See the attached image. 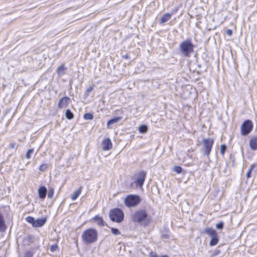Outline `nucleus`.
I'll list each match as a JSON object with an SVG mask.
<instances>
[{"instance_id":"f8f14e48","label":"nucleus","mask_w":257,"mask_h":257,"mask_svg":"<svg viewBox=\"0 0 257 257\" xmlns=\"http://www.w3.org/2000/svg\"><path fill=\"white\" fill-rule=\"evenodd\" d=\"M249 147L252 150H257V137L254 136L249 140Z\"/></svg>"},{"instance_id":"a19ab883","label":"nucleus","mask_w":257,"mask_h":257,"mask_svg":"<svg viewBox=\"0 0 257 257\" xmlns=\"http://www.w3.org/2000/svg\"><path fill=\"white\" fill-rule=\"evenodd\" d=\"M162 237L164 239H168L169 238V235L167 234H165L162 235Z\"/></svg>"},{"instance_id":"72a5a7b5","label":"nucleus","mask_w":257,"mask_h":257,"mask_svg":"<svg viewBox=\"0 0 257 257\" xmlns=\"http://www.w3.org/2000/svg\"><path fill=\"white\" fill-rule=\"evenodd\" d=\"M220 252V251L219 249H215L213 252L212 253H211V254L210 255V257H213V256H215L216 255H217L218 254H219Z\"/></svg>"},{"instance_id":"f03ea898","label":"nucleus","mask_w":257,"mask_h":257,"mask_svg":"<svg viewBox=\"0 0 257 257\" xmlns=\"http://www.w3.org/2000/svg\"><path fill=\"white\" fill-rule=\"evenodd\" d=\"M97 231L95 229L90 228L85 230L82 234V240L86 244H91L97 239Z\"/></svg>"},{"instance_id":"aec40b11","label":"nucleus","mask_w":257,"mask_h":257,"mask_svg":"<svg viewBox=\"0 0 257 257\" xmlns=\"http://www.w3.org/2000/svg\"><path fill=\"white\" fill-rule=\"evenodd\" d=\"M171 18V15L169 14V13H167V14H165V15H164L161 20H160V24H163L166 22H167L168 21H169Z\"/></svg>"},{"instance_id":"7ed1b4c3","label":"nucleus","mask_w":257,"mask_h":257,"mask_svg":"<svg viewBox=\"0 0 257 257\" xmlns=\"http://www.w3.org/2000/svg\"><path fill=\"white\" fill-rule=\"evenodd\" d=\"M179 48L181 52L186 57H190L194 50V45L190 39L183 41L180 44Z\"/></svg>"},{"instance_id":"1a4fd4ad","label":"nucleus","mask_w":257,"mask_h":257,"mask_svg":"<svg viewBox=\"0 0 257 257\" xmlns=\"http://www.w3.org/2000/svg\"><path fill=\"white\" fill-rule=\"evenodd\" d=\"M71 102V99L67 96H64L61 98L58 102V107L59 108L66 107Z\"/></svg>"},{"instance_id":"423d86ee","label":"nucleus","mask_w":257,"mask_h":257,"mask_svg":"<svg viewBox=\"0 0 257 257\" xmlns=\"http://www.w3.org/2000/svg\"><path fill=\"white\" fill-rule=\"evenodd\" d=\"M214 141L211 139H205L203 140V150L204 155L208 156L211 151Z\"/></svg>"},{"instance_id":"dca6fc26","label":"nucleus","mask_w":257,"mask_h":257,"mask_svg":"<svg viewBox=\"0 0 257 257\" xmlns=\"http://www.w3.org/2000/svg\"><path fill=\"white\" fill-rule=\"evenodd\" d=\"M94 221L99 226H103L104 222L103 219L101 217L99 216L98 215H96L93 218Z\"/></svg>"},{"instance_id":"c756f323","label":"nucleus","mask_w":257,"mask_h":257,"mask_svg":"<svg viewBox=\"0 0 257 257\" xmlns=\"http://www.w3.org/2000/svg\"><path fill=\"white\" fill-rule=\"evenodd\" d=\"M173 170H174V171H175L177 174H179V173H181V172L182 171V168L180 166H176L174 167V168L173 169Z\"/></svg>"},{"instance_id":"6e6552de","label":"nucleus","mask_w":257,"mask_h":257,"mask_svg":"<svg viewBox=\"0 0 257 257\" xmlns=\"http://www.w3.org/2000/svg\"><path fill=\"white\" fill-rule=\"evenodd\" d=\"M146 177V173L144 171L139 172L136 175V180L135 183H136L139 187H142L145 178Z\"/></svg>"},{"instance_id":"0eeeda50","label":"nucleus","mask_w":257,"mask_h":257,"mask_svg":"<svg viewBox=\"0 0 257 257\" xmlns=\"http://www.w3.org/2000/svg\"><path fill=\"white\" fill-rule=\"evenodd\" d=\"M252 127L253 125L251 120L244 121L241 126V134L243 136L247 135L251 131Z\"/></svg>"},{"instance_id":"5701e85b","label":"nucleus","mask_w":257,"mask_h":257,"mask_svg":"<svg viewBox=\"0 0 257 257\" xmlns=\"http://www.w3.org/2000/svg\"><path fill=\"white\" fill-rule=\"evenodd\" d=\"M139 131L142 134L146 133L148 131V127L146 125H142L139 127Z\"/></svg>"},{"instance_id":"f3484780","label":"nucleus","mask_w":257,"mask_h":257,"mask_svg":"<svg viewBox=\"0 0 257 257\" xmlns=\"http://www.w3.org/2000/svg\"><path fill=\"white\" fill-rule=\"evenodd\" d=\"M67 68L65 67L63 65L59 67L57 69L58 75L60 77L64 75L65 73V70Z\"/></svg>"},{"instance_id":"473e14b6","label":"nucleus","mask_w":257,"mask_h":257,"mask_svg":"<svg viewBox=\"0 0 257 257\" xmlns=\"http://www.w3.org/2000/svg\"><path fill=\"white\" fill-rule=\"evenodd\" d=\"M93 89V87L92 86H90L87 88L85 92V94L86 96L89 95V93L92 91Z\"/></svg>"},{"instance_id":"ea45409f","label":"nucleus","mask_w":257,"mask_h":257,"mask_svg":"<svg viewBox=\"0 0 257 257\" xmlns=\"http://www.w3.org/2000/svg\"><path fill=\"white\" fill-rule=\"evenodd\" d=\"M33 255L30 251H27L26 253V257H32Z\"/></svg>"},{"instance_id":"2eb2a0df","label":"nucleus","mask_w":257,"mask_h":257,"mask_svg":"<svg viewBox=\"0 0 257 257\" xmlns=\"http://www.w3.org/2000/svg\"><path fill=\"white\" fill-rule=\"evenodd\" d=\"M204 232L208 235H209L210 237L217 234V232L215 230L213 229L212 228H206L205 229Z\"/></svg>"},{"instance_id":"c85d7f7f","label":"nucleus","mask_w":257,"mask_h":257,"mask_svg":"<svg viewBox=\"0 0 257 257\" xmlns=\"http://www.w3.org/2000/svg\"><path fill=\"white\" fill-rule=\"evenodd\" d=\"M226 149V146L225 144L221 145L220 146V154L223 156Z\"/></svg>"},{"instance_id":"9d476101","label":"nucleus","mask_w":257,"mask_h":257,"mask_svg":"<svg viewBox=\"0 0 257 257\" xmlns=\"http://www.w3.org/2000/svg\"><path fill=\"white\" fill-rule=\"evenodd\" d=\"M112 148V143L109 139H104L102 143V148L104 151H107Z\"/></svg>"},{"instance_id":"bb28decb","label":"nucleus","mask_w":257,"mask_h":257,"mask_svg":"<svg viewBox=\"0 0 257 257\" xmlns=\"http://www.w3.org/2000/svg\"><path fill=\"white\" fill-rule=\"evenodd\" d=\"M33 152H34L33 149H29L26 153V158L27 159H30L31 158V155L33 153Z\"/></svg>"},{"instance_id":"4c0bfd02","label":"nucleus","mask_w":257,"mask_h":257,"mask_svg":"<svg viewBox=\"0 0 257 257\" xmlns=\"http://www.w3.org/2000/svg\"><path fill=\"white\" fill-rule=\"evenodd\" d=\"M149 256L150 257H159V256H158V255H157V254L155 252H153V251H151L150 252Z\"/></svg>"},{"instance_id":"6ab92c4d","label":"nucleus","mask_w":257,"mask_h":257,"mask_svg":"<svg viewBox=\"0 0 257 257\" xmlns=\"http://www.w3.org/2000/svg\"><path fill=\"white\" fill-rule=\"evenodd\" d=\"M82 189V187H80L78 190L74 192L73 195H72L71 197L72 200L74 201L78 197L81 193Z\"/></svg>"},{"instance_id":"2f4dec72","label":"nucleus","mask_w":257,"mask_h":257,"mask_svg":"<svg viewBox=\"0 0 257 257\" xmlns=\"http://www.w3.org/2000/svg\"><path fill=\"white\" fill-rule=\"evenodd\" d=\"M254 167H255V165H254V164L251 165V166H250V168L249 169V170L247 172V174H246V177H247V178H250L251 177L250 176V174L251 173L252 170L253 169V168Z\"/></svg>"},{"instance_id":"20e7f679","label":"nucleus","mask_w":257,"mask_h":257,"mask_svg":"<svg viewBox=\"0 0 257 257\" xmlns=\"http://www.w3.org/2000/svg\"><path fill=\"white\" fill-rule=\"evenodd\" d=\"M109 215L111 220L117 223L121 222L124 218L123 211L118 208L111 209L109 211Z\"/></svg>"},{"instance_id":"e433bc0d","label":"nucleus","mask_w":257,"mask_h":257,"mask_svg":"<svg viewBox=\"0 0 257 257\" xmlns=\"http://www.w3.org/2000/svg\"><path fill=\"white\" fill-rule=\"evenodd\" d=\"M216 227L217 229H222L223 227V223L222 222H220V223H217L216 225Z\"/></svg>"},{"instance_id":"39448f33","label":"nucleus","mask_w":257,"mask_h":257,"mask_svg":"<svg viewBox=\"0 0 257 257\" xmlns=\"http://www.w3.org/2000/svg\"><path fill=\"white\" fill-rule=\"evenodd\" d=\"M140 201L141 199L138 195H129L125 197L124 202L126 206L131 207L137 205Z\"/></svg>"},{"instance_id":"f257e3e1","label":"nucleus","mask_w":257,"mask_h":257,"mask_svg":"<svg viewBox=\"0 0 257 257\" xmlns=\"http://www.w3.org/2000/svg\"><path fill=\"white\" fill-rule=\"evenodd\" d=\"M132 220L134 222L138 223H145L147 224L150 221V217L148 214L146 210L141 209L136 211L132 217Z\"/></svg>"},{"instance_id":"a211bd4d","label":"nucleus","mask_w":257,"mask_h":257,"mask_svg":"<svg viewBox=\"0 0 257 257\" xmlns=\"http://www.w3.org/2000/svg\"><path fill=\"white\" fill-rule=\"evenodd\" d=\"M219 241L218 234L211 237L209 245L211 246L216 245Z\"/></svg>"},{"instance_id":"c9c22d12","label":"nucleus","mask_w":257,"mask_h":257,"mask_svg":"<svg viewBox=\"0 0 257 257\" xmlns=\"http://www.w3.org/2000/svg\"><path fill=\"white\" fill-rule=\"evenodd\" d=\"M17 147V144L15 142H12L10 144L9 148L10 149H15Z\"/></svg>"},{"instance_id":"9b49d317","label":"nucleus","mask_w":257,"mask_h":257,"mask_svg":"<svg viewBox=\"0 0 257 257\" xmlns=\"http://www.w3.org/2000/svg\"><path fill=\"white\" fill-rule=\"evenodd\" d=\"M47 192V188L45 186H41L38 189L39 197L41 199H44L46 197Z\"/></svg>"},{"instance_id":"58836bf2","label":"nucleus","mask_w":257,"mask_h":257,"mask_svg":"<svg viewBox=\"0 0 257 257\" xmlns=\"http://www.w3.org/2000/svg\"><path fill=\"white\" fill-rule=\"evenodd\" d=\"M226 33L227 35H228L229 36H231L232 34V31L231 29H228L226 31Z\"/></svg>"},{"instance_id":"393cba45","label":"nucleus","mask_w":257,"mask_h":257,"mask_svg":"<svg viewBox=\"0 0 257 257\" xmlns=\"http://www.w3.org/2000/svg\"><path fill=\"white\" fill-rule=\"evenodd\" d=\"M26 220L28 222L32 224L33 226H34V223H35V218L33 217L28 216V217H26Z\"/></svg>"},{"instance_id":"f704fd0d","label":"nucleus","mask_w":257,"mask_h":257,"mask_svg":"<svg viewBox=\"0 0 257 257\" xmlns=\"http://www.w3.org/2000/svg\"><path fill=\"white\" fill-rule=\"evenodd\" d=\"M47 168V164H42L39 167V170L41 171H45Z\"/></svg>"},{"instance_id":"7c9ffc66","label":"nucleus","mask_w":257,"mask_h":257,"mask_svg":"<svg viewBox=\"0 0 257 257\" xmlns=\"http://www.w3.org/2000/svg\"><path fill=\"white\" fill-rule=\"evenodd\" d=\"M111 231L112 234L114 235H119L120 234V232L118 230V229L115 228H111Z\"/></svg>"},{"instance_id":"ddd939ff","label":"nucleus","mask_w":257,"mask_h":257,"mask_svg":"<svg viewBox=\"0 0 257 257\" xmlns=\"http://www.w3.org/2000/svg\"><path fill=\"white\" fill-rule=\"evenodd\" d=\"M46 221H47L46 218H38V219L35 220L34 227H39L42 226L43 225L45 224Z\"/></svg>"},{"instance_id":"4468645a","label":"nucleus","mask_w":257,"mask_h":257,"mask_svg":"<svg viewBox=\"0 0 257 257\" xmlns=\"http://www.w3.org/2000/svg\"><path fill=\"white\" fill-rule=\"evenodd\" d=\"M6 228L7 226L4 217L3 215L0 213V232L5 231Z\"/></svg>"},{"instance_id":"4be33fe9","label":"nucleus","mask_w":257,"mask_h":257,"mask_svg":"<svg viewBox=\"0 0 257 257\" xmlns=\"http://www.w3.org/2000/svg\"><path fill=\"white\" fill-rule=\"evenodd\" d=\"M65 116L68 119H72L74 115L73 113L71 112V111L70 109H67L65 112Z\"/></svg>"},{"instance_id":"a878e982","label":"nucleus","mask_w":257,"mask_h":257,"mask_svg":"<svg viewBox=\"0 0 257 257\" xmlns=\"http://www.w3.org/2000/svg\"><path fill=\"white\" fill-rule=\"evenodd\" d=\"M54 190L52 188H49L48 192V197L50 199H51L54 195Z\"/></svg>"},{"instance_id":"cd10ccee","label":"nucleus","mask_w":257,"mask_h":257,"mask_svg":"<svg viewBox=\"0 0 257 257\" xmlns=\"http://www.w3.org/2000/svg\"><path fill=\"white\" fill-rule=\"evenodd\" d=\"M58 248V245L57 243H54L53 244H52L50 246V250L52 252H55L56 250H57Z\"/></svg>"},{"instance_id":"b1692460","label":"nucleus","mask_w":257,"mask_h":257,"mask_svg":"<svg viewBox=\"0 0 257 257\" xmlns=\"http://www.w3.org/2000/svg\"><path fill=\"white\" fill-rule=\"evenodd\" d=\"M93 118V115L91 113H86L83 115V118L85 120H91Z\"/></svg>"},{"instance_id":"412c9836","label":"nucleus","mask_w":257,"mask_h":257,"mask_svg":"<svg viewBox=\"0 0 257 257\" xmlns=\"http://www.w3.org/2000/svg\"><path fill=\"white\" fill-rule=\"evenodd\" d=\"M121 119V117H115V118H112V119L109 120L107 123V127H108L109 125H112V124L117 122L118 121L120 120Z\"/></svg>"}]
</instances>
